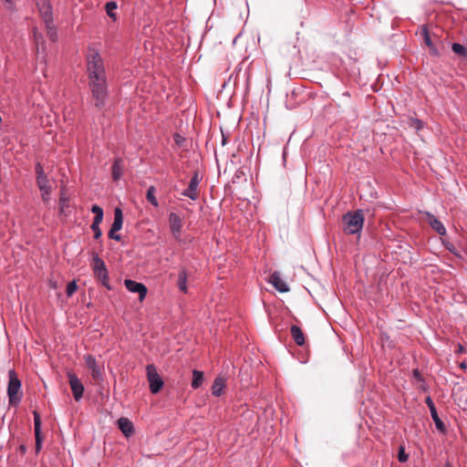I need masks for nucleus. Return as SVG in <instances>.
<instances>
[{"label": "nucleus", "mask_w": 467, "mask_h": 467, "mask_svg": "<svg viewBox=\"0 0 467 467\" xmlns=\"http://www.w3.org/2000/svg\"><path fill=\"white\" fill-rule=\"evenodd\" d=\"M364 220L362 210H357L353 213H346L342 218L344 232L347 234L359 233L363 227Z\"/></svg>", "instance_id": "nucleus-1"}, {"label": "nucleus", "mask_w": 467, "mask_h": 467, "mask_svg": "<svg viewBox=\"0 0 467 467\" xmlns=\"http://www.w3.org/2000/svg\"><path fill=\"white\" fill-rule=\"evenodd\" d=\"M88 72L90 79L105 77V71L102 59L95 51H90L88 55Z\"/></svg>", "instance_id": "nucleus-2"}, {"label": "nucleus", "mask_w": 467, "mask_h": 467, "mask_svg": "<svg viewBox=\"0 0 467 467\" xmlns=\"http://www.w3.org/2000/svg\"><path fill=\"white\" fill-rule=\"evenodd\" d=\"M8 376L9 382L7 387V394L9 398V403L11 405H17L22 398V394L20 392L21 382L18 379L15 370H9Z\"/></svg>", "instance_id": "nucleus-3"}, {"label": "nucleus", "mask_w": 467, "mask_h": 467, "mask_svg": "<svg viewBox=\"0 0 467 467\" xmlns=\"http://www.w3.org/2000/svg\"><path fill=\"white\" fill-rule=\"evenodd\" d=\"M147 371V379L150 384V389L151 393L156 394L158 393L162 386H163V380L160 377L157 368L154 365L150 364L148 365L146 368Z\"/></svg>", "instance_id": "nucleus-4"}, {"label": "nucleus", "mask_w": 467, "mask_h": 467, "mask_svg": "<svg viewBox=\"0 0 467 467\" xmlns=\"http://www.w3.org/2000/svg\"><path fill=\"white\" fill-rule=\"evenodd\" d=\"M92 265L94 275L97 279L100 281L105 287L110 289L109 285L108 271L105 267L104 262L98 256H94Z\"/></svg>", "instance_id": "nucleus-5"}, {"label": "nucleus", "mask_w": 467, "mask_h": 467, "mask_svg": "<svg viewBox=\"0 0 467 467\" xmlns=\"http://www.w3.org/2000/svg\"><path fill=\"white\" fill-rule=\"evenodd\" d=\"M93 97L96 99V106L103 103L106 97L105 77L90 79Z\"/></svg>", "instance_id": "nucleus-6"}, {"label": "nucleus", "mask_w": 467, "mask_h": 467, "mask_svg": "<svg viewBox=\"0 0 467 467\" xmlns=\"http://www.w3.org/2000/svg\"><path fill=\"white\" fill-rule=\"evenodd\" d=\"M420 35L423 38L424 45L429 48L430 55L439 57L440 53L435 45V41L439 40V37L436 35H431L426 26H421Z\"/></svg>", "instance_id": "nucleus-7"}, {"label": "nucleus", "mask_w": 467, "mask_h": 467, "mask_svg": "<svg viewBox=\"0 0 467 467\" xmlns=\"http://www.w3.org/2000/svg\"><path fill=\"white\" fill-rule=\"evenodd\" d=\"M199 183L200 178L198 172H194L188 187L182 192L183 196L189 197L190 199L195 201L198 199L200 192H199Z\"/></svg>", "instance_id": "nucleus-8"}, {"label": "nucleus", "mask_w": 467, "mask_h": 467, "mask_svg": "<svg viewBox=\"0 0 467 467\" xmlns=\"http://www.w3.org/2000/svg\"><path fill=\"white\" fill-rule=\"evenodd\" d=\"M425 403L427 404V406L429 407V409L431 410V415L435 423L437 430L440 431L441 432L444 433L446 431V427H445L444 423L442 422V420L440 419L437 410L435 408L434 402L432 401L431 398L427 397L425 399Z\"/></svg>", "instance_id": "nucleus-9"}, {"label": "nucleus", "mask_w": 467, "mask_h": 467, "mask_svg": "<svg viewBox=\"0 0 467 467\" xmlns=\"http://www.w3.org/2000/svg\"><path fill=\"white\" fill-rule=\"evenodd\" d=\"M124 283H125L127 289L130 292L139 294V299L140 301H142L145 298L148 290H147V287L143 284L138 283L136 281L130 280V279H126Z\"/></svg>", "instance_id": "nucleus-10"}, {"label": "nucleus", "mask_w": 467, "mask_h": 467, "mask_svg": "<svg viewBox=\"0 0 467 467\" xmlns=\"http://www.w3.org/2000/svg\"><path fill=\"white\" fill-rule=\"evenodd\" d=\"M39 13L44 20L45 24L53 22L52 7L47 0H40L37 3Z\"/></svg>", "instance_id": "nucleus-11"}, {"label": "nucleus", "mask_w": 467, "mask_h": 467, "mask_svg": "<svg viewBox=\"0 0 467 467\" xmlns=\"http://www.w3.org/2000/svg\"><path fill=\"white\" fill-rule=\"evenodd\" d=\"M68 380L74 398L78 400L82 397L84 387L77 376L72 373H68Z\"/></svg>", "instance_id": "nucleus-12"}, {"label": "nucleus", "mask_w": 467, "mask_h": 467, "mask_svg": "<svg viewBox=\"0 0 467 467\" xmlns=\"http://www.w3.org/2000/svg\"><path fill=\"white\" fill-rule=\"evenodd\" d=\"M36 184L41 192L42 200L45 202H48L51 193V185L49 184L47 177L36 178Z\"/></svg>", "instance_id": "nucleus-13"}, {"label": "nucleus", "mask_w": 467, "mask_h": 467, "mask_svg": "<svg viewBox=\"0 0 467 467\" xmlns=\"http://www.w3.org/2000/svg\"><path fill=\"white\" fill-rule=\"evenodd\" d=\"M86 366L91 370L92 378L95 380H99L101 379V369L100 367L97 365L95 358L91 355H87L84 357Z\"/></svg>", "instance_id": "nucleus-14"}, {"label": "nucleus", "mask_w": 467, "mask_h": 467, "mask_svg": "<svg viewBox=\"0 0 467 467\" xmlns=\"http://www.w3.org/2000/svg\"><path fill=\"white\" fill-rule=\"evenodd\" d=\"M269 282L274 285V287L279 291L280 293H285L289 291V286L281 278L280 275L277 272L273 273L269 277Z\"/></svg>", "instance_id": "nucleus-15"}, {"label": "nucleus", "mask_w": 467, "mask_h": 467, "mask_svg": "<svg viewBox=\"0 0 467 467\" xmlns=\"http://www.w3.org/2000/svg\"><path fill=\"white\" fill-rule=\"evenodd\" d=\"M119 430L126 438H130L135 433L134 425L128 418H119Z\"/></svg>", "instance_id": "nucleus-16"}, {"label": "nucleus", "mask_w": 467, "mask_h": 467, "mask_svg": "<svg viewBox=\"0 0 467 467\" xmlns=\"http://www.w3.org/2000/svg\"><path fill=\"white\" fill-rule=\"evenodd\" d=\"M426 221L432 227V229L435 230L439 234L444 235L446 234V229L442 223L431 213H426Z\"/></svg>", "instance_id": "nucleus-17"}, {"label": "nucleus", "mask_w": 467, "mask_h": 467, "mask_svg": "<svg viewBox=\"0 0 467 467\" xmlns=\"http://www.w3.org/2000/svg\"><path fill=\"white\" fill-rule=\"evenodd\" d=\"M34 429L36 437V450L38 451L41 448V419L37 411H34Z\"/></svg>", "instance_id": "nucleus-18"}, {"label": "nucleus", "mask_w": 467, "mask_h": 467, "mask_svg": "<svg viewBox=\"0 0 467 467\" xmlns=\"http://www.w3.org/2000/svg\"><path fill=\"white\" fill-rule=\"evenodd\" d=\"M169 223L171 231L174 235H178L181 233L182 230V220L181 217L175 213H171L169 215Z\"/></svg>", "instance_id": "nucleus-19"}, {"label": "nucleus", "mask_w": 467, "mask_h": 467, "mask_svg": "<svg viewBox=\"0 0 467 467\" xmlns=\"http://www.w3.org/2000/svg\"><path fill=\"white\" fill-rule=\"evenodd\" d=\"M291 336L296 345L303 346L305 344V336L302 329L299 327H291Z\"/></svg>", "instance_id": "nucleus-20"}, {"label": "nucleus", "mask_w": 467, "mask_h": 467, "mask_svg": "<svg viewBox=\"0 0 467 467\" xmlns=\"http://www.w3.org/2000/svg\"><path fill=\"white\" fill-rule=\"evenodd\" d=\"M224 389V379L222 378H216L212 386L213 395L219 397Z\"/></svg>", "instance_id": "nucleus-21"}, {"label": "nucleus", "mask_w": 467, "mask_h": 467, "mask_svg": "<svg viewBox=\"0 0 467 467\" xmlns=\"http://www.w3.org/2000/svg\"><path fill=\"white\" fill-rule=\"evenodd\" d=\"M69 207V197L67 196L66 190L62 189L59 198V212L60 213H66L67 209Z\"/></svg>", "instance_id": "nucleus-22"}, {"label": "nucleus", "mask_w": 467, "mask_h": 467, "mask_svg": "<svg viewBox=\"0 0 467 467\" xmlns=\"http://www.w3.org/2000/svg\"><path fill=\"white\" fill-rule=\"evenodd\" d=\"M186 282H187V272L185 269H182L178 275L177 285H178L179 289L183 293L187 292Z\"/></svg>", "instance_id": "nucleus-23"}, {"label": "nucleus", "mask_w": 467, "mask_h": 467, "mask_svg": "<svg viewBox=\"0 0 467 467\" xmlns=\"http://www.w3.org/2000/svg\"><path fill=\"white\" fill-rule=\"evenodd\" d=\"M105 10L108 16L115 22L117 20V3L114 1L107 3L105 5Z\"/></svg>", "instance_id": "nucleus-24"}, {"label": "nucleus", "mask_w": 467, "mask_h": 467, "mask_svg": "<svg viewBox=\"0 0 467 467\" xmlns=\"http://www.w3.org/2000/svg\"><path fill=\"white\" fill-rule=\"evenodd\" d=\"M202 381H203V373L199 370H193L192 387L193 389H198L202 384Z\"/></svg>", "instance_id": "nucleus-25"}, {"label": "nucleus", "mask_w": 467, "mask_h": 467, "mask_svg": "<svg viewBox=\"0 0 467 467\" xmlns=\"http://www.w3.org/2000/svg\"><path fill=\"white\" fill-rule=\"evenodd\" d=\"M451 49L456 55L462 57H467V49L464 46L458 43H454L451 46Z\"/></svg>", "instance_id": "nucleus-26"}, {"label": "nucleus", "mask_w": 467, "mask_h": 467, "mask_svg": "<svg viewBox=\"0 0 467 467\" xmlns=\"http://www.w3.org/2000/svg\"><path fill=\"white\" fill-rule=\"evenodd\" d=\"M113 214H114L113 223L111 224V228L109 230V236L111 239L117 240V207L114 208Z\"/></svg>", "instance_id": "nucleus-27"}, {"label": "nucleus", "mask_w": 467, "mask_h": 467, "mask_svg": "<svg viewBox=\"0 0 467 467\" xmlns=\"http://www.w3.org/2000/svg\"><path fill=\"white\" fill-rule=\"evenodd\" d=\"M147 200L153 205L158 206V201L155 197V188L153 186H150L147 191Z\"/></svg>", "instance_id": "nucleus-28"}, {"label": "nucleus", "mask_w": 467, "mask_h": 467, "mask_svg": "<svg viewBox=\"0 0 467 467\" xmlns=\"http://www.w3.org/2000/svg\"><path fill=\"white\" fill-rule=\"evenodd\" d=\"M47 33L51 41L57 40V32L54 27L53 22L49 24H46Z\"/></svg>", "instance_id": "nucleus-29"}, {"label": "nucleus", "mask_w": 467, "mask_h": 467, "mask_svg": "<svg viewBox=\"0 0 467 467\" xmlns=\"http://www.w3.org/2000/svg\"><path fill=\"white\" fill-rule=\"evenodd\" d=\"M78 289L76 281H72L67 285V296H71Z\"/></svg>", "instance_id": "nucleus-30"}, {"label": "nucleus", "mask_w": 467, "mask_h": 467, "mask_svg": "<svg viewBox=\"0 0 467 467\" xmlns=\"http://www.w3.org/2000/svg\"><path fill=\"white\" fill-rule=\"evenodd\" d=\"M398 459L400 462H405L408 461V454L405 453V449L403 446L399 448Z\"/></svg>", "instance_id": "nucleus-31"}, {"label": "nucleus", "mask_w": 467, "mask_h": 467, "mask_svg": "<svg viewBox=\"0 0 467 467\" xmlns=\"http://www.w3.org/2000/svg\"><path fill=\"white\" fill-rule=\"evenodd\" d=\"M36 178L47 177V175L44 172L43 167L39 163H37L36 166Z\"/></svg>", "instance_id": "nucleus-32"}, {"label": "nucleus", "mask_w": 467, "mask_h": 467, "mask_svg": "<svg viewBox=\"0 0 467 467\" xmlns=\"http://www.w3.org/2000/svg\"><path fill=\"white\" fill-rule=\"evenodd\" d=\"M111 175L114 181H117V159L113 161L111 165Z\"/></svg>", "instance_id": "nucleus-33"}, {"label": "nucleus", "mask_w": 467, "mask_h": 467, "mask_svg": "<svg viewBox=\"0 0 467 467\" xmlns=\"http://www.w3.org/2000/svg\"><path fill=\"white\" fill-rule=\"evenodd\" d=\"M103 215H95L94 221L91 224V228H96L97 225H99V223L102 222Z\"/></svg>", "instance_id": "nucleus-34"}, {"label": "nucleus", "mask_w": 467, "mask_h": 467, "mask_svg": "<svg viewBox=\"0 0 467 467\" xmlns=\"http://www.w3.org/2000/svg\"><path fill=\"white\" fill-rule=\"evenodd\" d=\"M91 211H92V213H95V215H99V214L103 215V210H102V208H101V207H99V205H97V204H94V205L92 206Z\"/></svg>", "instance_id": "nucleus-35"}, {"label": "nucleus", "mask_w": 467, "mask_h": 467, "mask_svg": "<svg viewBox=\"0 0 467 467\" xmlns=\"http://www.w3.org/2000/svg\"><path fill=\"white\" fill-rule=\"evenodd\" d=\"M34 38H35L36 46L38 47L40 42L42 41V36L40 33H38L36 31V29H34Z\"/></svg>", "instance_id": "nucleus-36"}, {"label": "nucleus", "mask_w": 467, "mask_h": 467, "mask_svg": "<svg viewBox=\"0 0 467 467\" xmlns=\"http://www.w3.org/2000/svg\"><path fill=\"white\" fill-rule=\"evenodd\" d=\"M94 232V237L96 239L99 238L101 236V231L99 229V225H97L96 228H91Z\"/></svg>", "instance_id": "nucleus-37"}, {"label": "nucleus", "mask_w": 467, "mask_h": 467, "mask_svg": "<svg viewBox=\"0 0 467 467\" xmlns=\"http://www.w3.org/2000/svg\"><path fill=\"white\" fill-rule=\"evenodd\" d=\"M413 377L418 380V381H422V377L420 373V371L418 369H413Z\"/></svg>", "instance_id": "nucleus-38"}, {"label": "nucleus", "mask_w": 467, "mask_h": 467, "mask_svg": "<svg viewBox=\"0 0 467 467\" xmlns=\"http://www.w3.org/2000/svg\"><path fill=\"white\" fill-rule=\"evenodd\" d=\"M413 126L417 129V130H420L422 126L421 124V121L419 120V119H416V120H413Z\"/></svg>", "instance_id": "nucleus-39"}, {"label": "nucleus", "mask_w": 467, "mask_h": 467, "mask_svg": "<svg viewBox=\"0 0 467 467\" xmlns=\"http://www.w3.org/2000/svg\"><path fill=\"white\" fill-rule=\"evenodd\" d=\"M118 220H119V230L121 228V223H122V213L119 209Z\"/></svg>", "instance_id": "nucleus-40"}, {"label": "nucleus", "mask_w": 467, "mask_h": 467, "mask_svg": "<svg viewBox=\"0 0 467 467\" xmlns=\"http://www.w3.org/2000/svg\"><path fill=\"white\" fill-rule=\"evenodd\" d=\"M459 366H460V368H461L462 369H466V368H467V365H466V363H465V362H462Z\"/></svg>", "instance_id": "nucleus-41"}, {"label": "nucleus", "mask_w": 467, "mask_h": 467, "mask_svg": "<svg viewBox=\"0 0 467 467\" xmlns=\"http://www.w3.org/2000/svg\"><path fill=\"white\" fill-rule=\"evenodd\" d=\"M463 351V347L461 345H458L457 352L462 353Z\"/></svg>", "instance_id": "nucleus-42"}, {"label": "nucleus", "mask_w": 467, "mask_h": 467, "mask_svg": "<svg viewBox=\"0 0 467 467\" xmlns=\"http://www.w3.org/2000/svg\"><path fill=\"white\" fill-rule=\"evenodd\" d=\"M180 139H181V136H180V135H178V134H176V135H175V141H176L177 143H179Z\"/></svg>", "instance_id": "nucleus-43"}, {"label": "nucleus", "mask_w": 467, "mask_h": 467, "mask_svg": "<svg viewBox=\"0 0 467 467\" xmlns=\"http://www.w3.org/2000/svg\"><path fill=\"white\" fill-rule=\"evenodd\" d=\"M445 467H451V465H449V464H447V465H445Z\"/></svg>", "instance_id": "nucleus-44"}, {"label": "nucleus", "mask_w": 467, "mask_h": 467, "mask_svg": "<svg viewBox=\"0 0 467 467\" xmlns=\"http://www.w3.org/2000/svg\"><path fill=\"white\" fill-rule=\"evenodd\" d=\"M7 2H9L10 0H6Z\"/></svg>", "instance_id": "nucleus-45"}]
</instances>
